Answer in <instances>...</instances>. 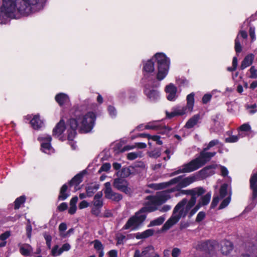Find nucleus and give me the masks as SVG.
<instances>
[{
  "label": "nucleus",
  "mask_w": 257,
  "mask_h": 257,
  "mask_svg": "<svg viewBox=\"0 0 257 257\" xmlns=\"http://www.w3.org/2000/svg\"><path fill=\"white\" fill-rule=\"evenodd\" d=\"M207 151L208 150H206V149L203 148L202 151L200 153L199 156L197 157V159H198L202 167L211 160L208 152H207Z\"/></svg>",
  "instance_id": "412c9836"
},
{
  "label": "nucleus",
  "mask_w": 257,
  "mask_h": 257,
  "mask_svg": "<svg viewBox=\"0 0 257 257\" xmlns=\"http://www.w3.org/2000/svg\"><path fill=\"white\" fill-rule=\"evenodd\" d=\"M178 178H174L168 182L158 184H152L150 185V187L156 190L163 189L170 185L176 184L178 181Z\"/></svg>",
  "instance_id": "dca6fc26"
},
{
  "label": "nucleus",
  "mask_w": 257,
  "mask_h": 257,
  "mask_svg": "<svg viewBox=\"0 0 257 257\" xmlns=\"http://www.w3.org/2000/svg\"><path fill=\"white\" fill-rule=\"evenodd\" d=\"M67 140L69 141H73L77 135L76 130L68 128L67 130Z\"/></svg>",
  "instance_id": "79ce46f5"
},
{
  "label": "nucleus",
  "mask_w": 257,
  "mask_h": 257,
  "mask_svg": "<svg viewBox=\"0 0 257 257\" xmlns=\"http://www.w3.org/2000/svg\"><path fill=\"white\" fill-rule=\"evenodd\" d=\"M228 184L224 183L221 185L219 189V194L221 198H223L227 194Z\"/></svg>",
  "instance_id": "58836bf2"
},
{
  "label": "nucleus",
  "mask_w": 257,
  "mask_h": 257,
  "mask_svg": "<svg viewBox=\"0 0 257 257\" xmlns=\"http://www.w3.org/2000/svg\"><path fill=\"white\" fill-rule=\"evenodd\" d=\"M238 130L241 132H249L251 130V127L248 123H243L238 127Z\"/></svg>",
  "instance_id": "3c124183"
},
{
  "label": "nucleus",
  "mask_w": 257,
  "mask_h": 257,
  "mask_svg": "<svg viewBox=\"0 0 257 257\" xmlns=\"http://www.w3.org/2000/svg\"><path fill=\"white\" fill-rule=\"evenodd\" d=\"M71 113L75 118H71L67 121V124L70 129L77 130L81 118V111L77 106H74L71 110Z\"/></svg>",
  "instance_id": "0eeeda50"
},
{
  "label": "nucleus",
  "mask_w": 257,
  "mask_h": 257,
  "mask_svg": "<svg viewBox=\"0 0 257 257\" xmlns=\"http://www.w3.org/2000/svg\"><path fill=\"white\" fill-rule=\"evenodd\" d=\"M177 90L176 87L173 84L171 83L166 86L165 91L167 93H168L167 96L168 100L169 101H174L175 100Z\"/></svg>",
  "instance_id": "6ab92c4d"
},
{
  "label": "nucleus",
  "mask_w": 257,
  "mask_h": 257,
  "mask_svg": "<svg viewBox=\"0 0 257 257\" xmlns=\"http://www.w3.org/2000/svg\"><path fill=\"white\" fill-rule=\"evenodd\" d=\"M157 205L151 204L150 201L146 204V205L142 207L138 212L140 214H146L149 212H152L157 210Z\"/></svg>",
  "instance_id": "393cba45"
},
{
  "label": "nucleus",
  "mask_w": 257,
  "mask_h": 257,
  "mask_svg": "<svg viewBox=\"0 0 257 257\" xmlns=\"http://www.w3.org/2000/svg\"><path fill=\"white\" fill-rule=\"evenodd\" d=\"M219 144L220 142L218 140L214 139L210 141L207 146L204 148L206 149V150H209L210 148L216 145H219Z\"/></svg>",
  "instance_id": "49530a36"
},
{
  "label": "nucleus",
  "mask_w": 257,
  "mask_h": 257,
  "mask_svg": "<svg viewBox=\"0 0 257 257\" xmlns=\"http://www.w3.org/2000/svg\"><path fill=\"white\" fill-rule=\"evenodd\" d=\"M249 187L252 191L251 200H255L257 198V170L250 176Z\"/></svg>",
  "instance_id": "f8f14e48"
},
{
  "label": "nucleus",
  "mask_w": 257,
  "mask_h": 257,
  "mask_svg": "<svg viewBox=\"0 0 257 257\" xmlns=\"http://www.w3.org/2000/svg\"><path fill=\"white\" fill-rule=\"evenodd\" d=\"M70 245L68 243L63 244L59 248V254H61L64 251H68L70 249Z\"/></svg>",
  "instance_id": "bf43d9fd"
},
{
  "label": "nucleus",
  "mask_w": 257,
  "mask_h": 257,
  "mask_svg": "<svg viewBox=\"0 0 257 257\" xmlns=\"http://www.w3.org/2000/svg\"><path fill=\"white\" fill-rule=\"evenodd\" d=\"M249 72L250 73V78H257V69H255L254 66H252L250 68Z\"/></svg>",
  "instance_id": "4d7b16f0"
},
{
  "label": "nucleus",
  "mask_w": 257,
  "mask_h": 257,
  "mask_svg": "<svg viewBox=\"0 0 257 257\" xmlns=\"http://www.w3.org/2000/svg\"><path fill=\"white\" fill-rule=\"evenodd\" d=\"M181 252L180 249L178 248H174L172 251V257H178Z\"/></svg>",
  "instance_id": "774afa93"
},
{
  "label": "nucleus",
  "mask_w": 257,
  "mask_h": 257,
  "mask_svg": "<svg viewBox=\"0 0 257 257\" xmlns=\"http://www.w3.org/2000/svg\"><path fill=\"white\" fill-rule=\"evenodd\" d=\"M193 189L194 197H196V195L198 196H201L205 192V190L202 187H198Z\"/></svg>",
  "instance_id": "603ef678"
},
{
  "label": "nucleus",
  "mask_w": 257,
  "mask_h": 257,
  "mask_svg": "<svg viewBox=\"0 0 257 257\" xmlns=\"http://www.w3.org/2000/svg\"><path fill=\"white\" fill-rule=\"evenodd\" d=\"M16 7V18L20 16H28L32 12V6L34 5L31 2L23 0H18Z\"/></svg>",
  "instance_id": "423d86ee"
},
{
  "label": "nucleus",
  "mask_w": 257,
  "mask_h": 257,
  "mask_svg": "<svg viewBox=\"0 0 257 257\" xmlns=\"http://www.w3.org/2000/svg\"><path fill=\"white\" fill-rule=\"evenodd\" d=\"M32 250V248L29 244H25L20 247V252L23 255H30Z\"/></svg>",
  "instance_id": "473e14b6"
},
{
  "label": "nucleus",
  "mask_w": 257,
  "mask_h": 257,
  "mask_svg": "<svg viewBox=\"0 0 257 257\" xmlns=\"http://www.w3.org/2000/svg\"><path fill=\"white\" fill-rule=\"evenodd\" d=\"M92 203L93 206L98 207H102L103 205V202L102 199H95L93 198V200L92 201Z\"/></svg>",
  "instance_id": "052dcab7"
},
{
  "label": "nucleus",
  "mask_w": 257,
  "mask_h": 257,
  "mask_svg": "<svg viewBox=\"0 0 257 257\" xmlns=\"http://www.w3.org/2000/svg\"><path fill=\"white\" fill-rule=\"evenodd\" d=\"M144 93L151 102H156L160 99V93L157 89H150L146 86Z\"/></svg>",
  "instance_id": "4468645a"
},
{
  "label": "nucleus",
  "mask_w": 257,
  "mask_h": 257,
  "mask_svg": "<svg viewBox=\"0 0 257 257\" xmlns=\"http://www.w3.org/2000/svg\"><path fill=\"white\" fill-rule=\"evenodd\" d=\"M219 201V198L218 196H214L213 197V199L212 202L210 205V208L213 209L218 204Z\"/></svg>",
  "instance_id": "13d9d810"
},
{
  "label": "nucleus",
  "mask_w": 257,
  "mask_h": 257,
  "mask_svg": "<svg viewBox=\"0 0 257 257\" xmlns=\"http://www.w3.org/2000/svg\"><path fill=\"white\" fill-rule=\"evenodd\" d=\"M58 245H55L54 246L51 250V255L53 256H57L60 255L59 249Z\"/></svg>",
  "instance_id": "680f3d73"
},
{
  "label": "nucleus",
  "mask_w": 257,
  "mask_h": 257,
  "mask_svg": "<svg viewBox=\"0 0 257 257\" xmlns=\"http://www.w3.org/2000/svg\"><path fill=\"white\" fill-rule=\"evenodd\" d=\"M201 206V203H198L197 205L190 210L188 217L191 218L193 215H194L196 212L200 209Z\"/></svg>",
  "instance_id": "8fccbe9b"
},
{
  "label": "nucleus",
  "mask_w": 257,
  "mask_h": 257,
  "mask_svg": "<svg viewBox=\"0 0 257 257\" xmlns=\"http://www.w3.org/2000/svg\"><path fill=\"white\" fill-rule=\"evenodd\" d=\"M16 4L15 0H3L1 12L8 17L16 18Z\"/></svg>",
  "instance_id": "39448f33"
},
{
  "label": "nucleus",
  "mask_w": 257,
  "mask_h": 257,
  "mask_svg": "<svg viewBox=\"0 0 257 257\" xmlns=\"http://www.w3.org/2000/svg\"><path fill=\"white\" fill-rule=\"evenodd\" d=\"M96 119V115L93 111H89L85 115L81 112L79 132L81 133H88L93 129Z\"/></svg>",
  "instance_id": "7ed1b4c3"
},
{
  "label": "nucleus",
  "mask_w": 257,
  "mask_h": 257,
  "mask_svg": "<svg viewBox=\"0 0 257 257\" xmlns=\"http://www.w3.org/2000/svg\"><path fill=\"white\" fill-rule=\"evenodd\" d=\"M146 218V214H140L137 211L128 219L122 227V229L127 230L131 228L132 230H136L143 224Z\"/></svg>",
  "instance_id": "20e7f679"
},
{
  "label": "nucleus",
  "mask_w": 257,
  "mask_h": 257,
  "mask_svg": "<svg viewBox=\"0 0 257 257\" xmlns=\"http://www.w3.org/2000/svg\"><path fill=\"white\" fill-rule=\"evenodd\" d=\"M104 193L105 197L106 199L112 200L116 202H118L122 199L123 197L121 194L112 191L111 184L109 182H106L104 184Z\"/></svg>",
  "instance_id": "6e6552de"
},
{
  "label": "nucleus",
  "mask_w": 257,
  "mask_h": 257,
  "mask_svg": "<svg viewBox=\"0 0 257 257\" xmlns=\"http://www.w3.org/2000/svg\"><path fill=\"white\" fill-rule=\"evenodd\" d=\"M102 207H98L93 206L91 210V213L92 215H95L97 217L99 216V214L101 212V209Z\"/></svg>",
  "instance_id": "de8ad7c7"
},
{
  "label": "nucleus",
  "mask_w": 257,
  "mask_h": 257,
  "mask_svg": "<svg viewBox=\"0 0 257 257\" xmlns=\"http://www.w3.org/2000/svg\"><path fill=\"white\" fill-rule=\"evenodd\" d=\"M169 198H170V195L164 191L157 196L150 195L147 197V200L150 201L151 204L157 206L164 204Z\"/></svg>",
  "instance_id": "9d476101"
},
{
  "label": "nucleus",
  "mask_w": 257,
  "mask_h": 257,
  "mask_svg": "<svg viewBox=\"0 0 257 257\" xmlns=\"http://www.w3.org/2000/svg\"><path fill=\"white\" fill-rule=\"evenodd\" d=\"M174 111L176 114V116H182L185 114L186 112H188V109L185 106L182 107H177L174 109Z\"/></svg>",
  "instance_id": "ea45409f"
},
{
  "label": "nucleus",
  "mask_w": 257,
  "mask_h": 257,
  "mask_svg": "<svg viewBox=\"0 0 257 257\" xmlns=\"http://www.w3.org/2000/svg\"><path fill=\"white\" fill-rule=\"evenodd\" d=\"M86 173V170H83L75 175L69 181V185L70 187L74 186L75 191L79 189L78 186L83 181V177Z\"/></svg>",
  "instance_id": "ddd939ff"
},
{
  "label": "nucleus",
  "mask_w": 257,
  "mask_h": 257,
  "mask_svg": "<svg viewBox=\"0 0 257 257\" xmlns=\"http://www.w3.org/2000/svg\"><path fill=\"white\" fill-rule=\"evenodd\" d=\"M26 196L25 195L21 196L14 201V209L17 210L20 208L21 205L23 204L26 201Z\"/></svg>",
  "instance_id": "f704fd0d"
},
{
  "label": "nucleus",
  "mask_w": 257,
  "mask_h": 257,
  "mask_svg": "<svg viewBox=\"0 0 257 257\" xmlns=\"http://www.w3.org/2000/svg\"><path fill=\"white\" fill-rule=\"evenodd\" d=\"M67 208H68V205L66 202H62L57 207V210L59 212L64 211Z\"/></svg>",
  "instance_id": "0e129e2a"
},
{
  "label": "nucleus",
  "mask_w": 257,
  "mask_h": 257,
  "mask_svg": "<svg viewBox=\"0 0 257 257\" xmlns=\"http://www.w3.org/2000/svg\"><path fill=\"white\" fill-rule=\"evenodd\" d=\"M99 185L95 184L94 185H90L86 187V195L90 197H92L94 193L99 189Z\"/></svg>",
  "instance_id": "72a5a7b5"
},
{
  "label": "nucleus",
  "mask_w": 257,
  "mask_h": 257,
  "mask_svg": "<svg viewBox=\"0 0 257 257\" xmlns=\"http://www.w3.org/2000/svg\"><path fill=\"white\" fill-rule=\"evenodd\" d=\"M234 50L236 54H239L242 51V46L240 44L238 36H237L234 40Z\"/></svg>",
  "instance_id": "a19ab883"
},
{
  "label": "nucleus",
  "mask_w": 257,
  "mask_h": 257,
  "mask_svg": "<svg viewBox=\"0 0 257 257\" xmlns=\"http://www.w3.org/2000/svg\"><path fill=\"white\" fill-rule=\"evenodd\" d=\"M200 116L199 114L194 115L186 123L184 127L187 129H190L193 127L198 123Z\"/></svg>",
  "instance_id": "cd10ccee"
},
{
  "label": "nucleus",
  "mask_w": 257,
  "mask_h": 257,
  "mask_svg": "<svg viewBox=\"0 0 257 257\" xmlns=\"http://www.w3.org/2000/svg\"><path fill=\"white\" fill-rule=\"evenodd\" d=\"M26 230L27 237L29 239L31 238L32 231V227L30 221H29V222L27 224Z\"/></svg>",
  "instance_id": "5fc2aeb1"
},
{
  "label": "nucleus",
  "mask_w": 257,
  "mask_h": 257,
  "mask_svg": "<svg viewBox=\"0 0 257 257\" xmlns=\"http://www.w3.org/2000/svg\"><path fill=\"white\" fill-rule=\"evenodd\" d=\"M148 155L150 158L157 159L161 155V148H155L151 151L148 152Z\"/></svg>",
  "instance_id": "e433bc0d"
},
{
  "label": "nucleus",
  "mask_w": 257,
  "mask_h": 257,
  "mask_svg": "<svg viewBox=\"0 0 257 257\" xmlns=\"http://www.w3.org/2000/svg\"><path fill=\"white\" fill-rule=\"evenodd\" d=\"M249 35L252 41L255 40V28L254 27L249 28Z\"/></svg>",
  "instance_id": "338daca9"
},
{
  "label": "nucleus",
  "mask_w": 257,
  "mask_h": 257,
  "mask_svg": "<svg viewBox=\"0 0 257 257\" xmlns=\"http://www.w3.org/2000/svg\"><path fill=\"white\" fill-rule=\"evenodd\" d=\"M112 185L114 188L124 192L126 194H130V188H128V182L124 179L117 177L113 180Z\"/></svg>",
  "instance_id": "1a4fd4ad"
},
{
  "label": "nucleus",
  "mask_w": 257,
  "mask_h": 257,
  "mask_svg": "<svg viewBox=\"0 0 257 257\" xmlns=\"http://www.w3.org/2000/svg\"><path fill=\"white\" fill-rule=\"evenodd\" d=\"M94 248L98 251L104 249V246L101 242L98 240L95 239L93 241Z\"/></svg>",
  "instance_id": "37998d69"
},
{
  "label": "nucleus",
  "mask_w": 257,
  "mask_h": 257,
  "mask_svg": "<svg viewBox=\"0 0 257 257\" xmlns=\"http://www.w3.org/2000/svg\"><path fill=\"white\" fill-rule=\"evenodd\" d=\"M155 62L156 63L158 70L156 78L161 81L168 73L170 65V58L163 53H156L151 59L144 63L143 71L144 77H146L148 74L154 72Z\"/></svg>",
  "instance_id": "f03ea898"
},
{
  "label": "nucleus",
  "mask_w": 257,
  "mask_h": 257,
  "mask_svg": "<svg viewBox=\"0 0 257 257\" xmlns=\"http://www.w3.org/2000/svg\"><path fill=\"white\" fill-rule=\"evenodd\" d=\"M142 255V257H160L159 255L155 252L154 247L152 245L143 248Z\"/></svg>",
  "instance_id": "aec40b11"
},
{
  "label": "nucleus",
  "mask_w": 257,
  "mask_h": 257,
  "mask_svg": "<svg viewBox=\"0 0 257 257\" xmlns=\"http://www.w3.org/2000/svg\"><path fill=\"white\" fill-rule=\"evenodd\" d=\"M233 248V245L231 241L225 240L221 245L220 250L223 254L227 255L232 250Z\"/></svg>",
  "instance_id": "a878e982"
},
{
  "label": "nucleus",
  "mask_w": 257,
  "mask_h": 257,
  "mask_svg": "<svg viewBox=\"0 0 257 257\" xmlns=\"http://www.w3.org/2000/svg\"><path fill=\"white\" fill-rule=\"evenodd\" d=\"M211 195V193L208 192L201 198V200L198 203H201V206L207 205L210 200Z\"/></svg>",
  "instance_id": "4c0bfd02"
},
{
  "label": "nucleus",
  "mask_w": 257,
  "mask_h": 257,
  "mask_svg": "<svg viewBox=\"0 0 257 257\" xmlns=\"http://www.w3.org/2000/svg\"><path fill=\"white\" fill-rule=\"evenodd\" d=\"M138 157H141V155H139V153L136 152L129 153L127 155V159L128 160H134Z\"/></svg>",
  "instance_id": "864d4df0"
},
{
  "label": "nucleus",
  "mask_w": 257,
  "mask_h": 257,
  "mask_svg": "<svg viewBox=\"0 0 257 257\" xmlns=\"http://www.w3.org/2000/svg\"><path fill=\"white\" fill-rule=\"evenodd\" d=\"M131 168L134 169L132 167H123L119 171H117L116 175L117 177L124 179L132 174Z\"/></svg>",
  "instance_id": "7c9ffc66"
},
{
  "label": "nucleus",
  "mask_w": 257,
  "mask_h": 257,
  "mask_svg": "<svg viewBox=\"0 0 257 257\" xmlns=\"http://www.w3.org/2000/svg\"><path fill=\"white\" fill-rule=\"evenodd\" d=\"M205 217V213L203 211L199 212L196 218V221L197 222H200L204 219Z\"/></svg>",
  "instance_id": "69168bd1"
},
{
  "label": "nucleus",
  "mask_w": 257,
  "mask_h": 257,
  "mask_svg": "<svg viewBox=\"0 0 257 257\" xmlns=\"http://www.w3.org/2000/svg\"><path fill=\"white\" fill-rule=\"evenodd\" d=\"M110 167H111V165H110V163H104L101 166V167L99 170V172H101L102 171L107 172L108 171H109L110 170Z\"/></svg>",
  "instance_id": "6e6d98bb"
},
{
  "label": "nucleus",
  "mask_w": 257,
  "mask_h": 257,
  "mask_svg": "<svg viewBox=\"0 0 257 257\" xmlns=\"http://www.w3.org/2000/svg\"><path fill=\"white\" fill-rule=\"evenodd\" d=\"M216 165L211 164L207 165L201 170H200L198 173L202 179L206 178V177L213 174L214 171L213 169H215Z\"/></svg>",
  "instance_id": "a211bd4d"
},
{
  "label": "nucleus",
  "mask_w": 257,
  "mask_h": 257,
  "mask_svg": "<svg viewBox=\"0 0 257 257\" xmlns=\"http://www.w3.org/2000/svg\"><path fill=\"white\" fill-rule=\"evenodd\" d=\"M30 124L34 130H38L42 127L43 121L41 119L40 115L38 114L33 116L30 120Z\"/></svg>",
  "instance_id": "4be33fe9"
},
{
  "label": "nucleus",
  "mask_w": 257,
  "mask_h": 257,
  "mask_svg": "<svg viewBox=\"0 0 257 257\" xmlns=\"http://www.w3.org/2000/svg\"><path fill=\"white\" fill-rule=\"evenodd\" d=\"M42 140L43 141L41 145V150L47 153V151L50 150L52 148L51 142L52 141V137L50 136L42 138Z\"/></svg>",
  "instance_id": "b1692460"
},
{
  "label": "nucleus",
  "mask_w": 257,
  "mask_h": 257,
  "mask_svg": "<svg viewBox=\"0 0 257 257\" xmlns=\"http://www.w3.org/2000/svg\"><path fill=\"white\" fill-rule=\"evenodd\" d=\"M254 58V55L253 54L250 53L247 55L246 56H245L242 61L240 66V69L241 70H243L247 67L250 66L253 62Z\"/></svg>",
  "instance_id": "5701e85b"
},
{
  "label": "nucleus",
  "mask_w": 257,
  "mask_h": 257,
  "mask_svg": "<svg viewBox=\"0 0 257 257\" xmlns=\"http://www.w3.org/2000/svg\"><path fill=\"white\" fill-rule=\"evenodd\" d=\"M66 130V124L63 119L60 120L56 124L53 130V136L56 138H58L61 136Z\"/></svg>",
  "instance_id": "f3484780"
},
{
  "label": "nucleus",
  "mask_w": 257,
  "mask_h": 257,
  "mask_svg": "<svg viewBox=\"0 0 257 257\" xmlns=\"http://www.w3.org/2000/svg\"><path fill=\"white\" fill-rule=\"evenodd\" d=\"M194 93H191L187 96V105L185 107L188 109V111L191 112L194 105Z\"/></svg>",
  "instance_id": "2f4dec72"
},
{
  "label": "nucleus",
  "mask_w": 257,
  "mask_h": 257,
  "mask_svg": "<svg viewBox=\"0 0 257 257\" xmlns=\"http://www.w3.org/2000/svg\"><path fill=\"white\" fill-rule=\"evenodd\" d=\"M43 236L46 240V243L48 248L49 249H51L52 236L50 234L47 233L46 232H45L43 234Z\"/></svg>",
  "instance_id": "a18cd8bd"
},
{
  "label": "nucleus",
  "mask_w": 257,
  "mask_h": 257,
  "mask_svg": "<svg viewBox=\"0 0 257 257\" xmlns=\"http://www.w3.org/2000/svg\"><path fill=\"white\" fill-rule=\"evenodd\" d=\"M183 175L177 177L178 178V181L177 182L178 184L179 188L181 189L189 186L190 184L196 181V179L194 176H191L185 178H183Z\"/></svg>",
  "instance_id": "2eb2a0df"
},
{
  "label": "nucleus",
  "mask_w": 257,
  "mask_h": 257,
  "mask_svg": "<svg viewBox=\"0 0 257 257\" xmlns=\"http://www.w3.org/2000/svg\"><path fill=\"white\" fill-rule=\"evenodd\" d=\"M239 138L237 136H231L225 139V142L228 143H235L238 141Z\"/></svg>",
  "instance_id": "09e8293b"
},
{
  "label": "nucleus",
  "mask_w": 257,
  "mask_h": 257,
  "mask_svg": "<svg viewBox=\"0 0 257 257\" xmlns=\"http://www.w3.org/2000/svg\"><path fill=\"white\" fill-rule=\"evenodd\" d=\"M212 98V95L209 93L205 94L202 98V101L203 104L207 103Z\"/></svg>",
  "instance_id": "e2e57ef3"
},
{
  "label": "nucleus",
  "mask_w": 257,
  "mask_h": 257,
  "mask_svg": "<svg viewBox=\"0 0 257 257\" xmlns=\"http://www.w3.org/2000/svg\"><path fill=\"white\" fill-rule=\"evenodd\" d=\"M231 200L230 196H228L224 200H222V201L221 202V203L219 205V206L218 207V209H222L224 208H225L230 203Z\"/></svg>",
  "instance_id": "c03bdc74"
},
{
  "label": "nucleus",
  "mask_w": 257,
  "mask_h": 257,
  "mask_svg": "<svg viewBox=\"0 0 257 257\" xmlns=\"http://www.w3.org/2000/svg\"><path fill=\"white\" fill-rule=\"evenodd\" d=\"M55 99L60 106H62L69 100L68 96L63 93L57 94L55 97Z\"/></svg>",
  "instance_id": "c85d7f7f"
},
{
  "label": "nucleus",
  "mask_w": 257,
  "mask_h": 257,
  "mask_svg": "<svg viewBox=\"0 0 257 257\" xmlns=\"http://www.w3.org/2000/svg\"><path fill=\"white\" fill-rule=\"evenodd\" d=\"M68 188V187L66 184H64L62 186L58 197L59 201L65 200L70 196L69 192L67 191Z\"/></svg>",
  "instance_id": "bb28decb"
},
{
  "label": "nucleus",
  "mask_w": 257,
  "mask_h": 257,
  "mask_svg": "<svg viewBox=\"0 0 257 257\" xmlns=\"http://www.w3.org/2000/svg\"><path fill=\"white\" fill-rule=\"evenodd\" d=\"M154 234V230L152 229H148L142 232H138L135 234V237L138 239H145L152 236Z\"/></svg>",
  "instance_id": "c756f323"
},
{
  "label": "nucleus",
  "mask_w": 257,
  "mask_h": 257,
  "mask_svg": "<svg viewBox=\"0 0 257 257\" xmlns=\"http://www.w3.org/2000/svg\"><path fill=\"white\" fill-rule=\"evenodd\" d=\"M180 191L182 194L190 195L191 199L188 201L186 198H184L177 204L173 210V215L163 225L161 232L170 229L179 221L181 217H185L196 203V197H194V189H180Z\"/></svg>",
  "instance_id": "f257e3e1"
},
{
  "label": "nucleus",
  "mask_w": 257,
  "mask_h": 257,
  "mask_svg": "<svg viewBox=\"0 0 257 257\" xmlns=\"http://www.w3.org/2000/svg\"><path fill=\"white\" fill-rule=\"evenodd\" d=\"M202 166L200 164L198 159L196 158L192 160L189 163L184 164L182 167L184 169L185 173H190L196 171L201 168Z\"/></svg>",
  "instance_id": "9b49d317"
},
{
  "label": "nucleus",
  "mask_w": 257,
  "mask_h": 257,
  "mask_svg": "<svg viewBox=\"0 0 257 257\" xmlns=\"http://www.w3.org/2000/svg\"><path fill=\"white\" fill-rule=\"evenodd\" d=\"M165 219V218L164 217L160 216L157 218L151 221L149 224L148 225V227H150L152 226L160 225L163 223Z\"/></svg>",
  "instance_id": "c9c22d12"
}]
</instances>
